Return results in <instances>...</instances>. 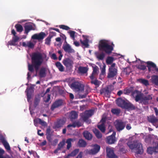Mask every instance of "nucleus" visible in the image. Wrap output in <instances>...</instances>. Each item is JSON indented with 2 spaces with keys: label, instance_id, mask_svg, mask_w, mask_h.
<instances>
[{
  "label": "nucleus",
  "instance_id": "obj_22",
  "mask_svg": "<svg viewBox=\"0 0 158 158\" xmlns=\"http://www.w3.org/2000/svg\"><path fill=\"white\" fill-rule=\"evenodd\" d=\"M19 37L17 36H14L12 37V40L8 42V43L10 45H16V43L19 40Z\"/></svg>",
  "mask_w": 158,
  "mask_h": 158
},
{
  "label": "nucleus",
  "instance_id": "obj_60",
  "mask_svg": "<svg viewBox=\"0 0 158 158\" xmlns=\"http://www.w3.org/2000/svg\"><path fill=\"white\" fill-rule=\"evenodd\" d=\"M34 124L35 126H37L38 123H39V120H38V118L34 119Z\"/></svg>",
  "mask_w": 158,
  "mask_h": 158
},
{
  "label": "nucleus",
  "instance_id": "obj_62",
  "mask_svg": "<svg viewBox=\"0 0 158 158\" xmlns=\"http://www.w3.org/2000/svg\"><path fill=\"white\" fill-rule=\"evenodd\" d=\"M41 130H38L37 131V134L38 135H39L40 136H43L44 135V134L43 132H42L41 133L40 132H41Z\"/></svg>",
  "mask_w": 158,
  "mask_h": 158
},
{
  "label": "nucleus",
  "instance_id": "obj_6",
  "mask_svg": "<svg viewBox=\"0 0 158 158\" xmlns=\"http://www.w3.org/2000/svg\"><path fill=\"white\" fill-rule=\"evenodd\" d=\"M93 148L90 149H87L85 150V153L87 154L90 155H95L98 153L100 149V146L99 145L95 144L92 145Z\"/></svg>",
  "mask_w": 158,
  "mask_h": 158
},
{
  "label": "nucleus",
  "instance_id": "obj_8",
  "mask_svg": "<svg viewBox=\"0 0 158 158\" xmlns=\"http://www.w3.org/2000/svg\"><path fill=\"white\" fill-rule=\"evenodd\" d=\"M106 118L103 117L97 125L98 128L102 133L105 132L106 131L105 124L106 123Z\"/></svg>",
  "mask_w": 158,
  "mask_h": 158
},
{
  "label": "nucleus",
  "instance_id": "obj_46",
  "mask_svg": "<svg viewBox=\"0 0 158 158\" xmlns=\"http://www.w3.org/2000/svg\"><path fill=\"white\" fill-rule=\"evenodd\" d=\"M70 36L73 40H75V32L73 31H70L69 32Z\"/></svg>",
  "mask_w": 158,
  "mask_h": 158
},
{
  "label": "nucleus",
  "instance_id": "obj_56",
  "mask_svg": "<svg viewBox=\"0 0 158 158\" xmlns=\"http://www.w3.org/2000/svg\"><path fill=\"white\" fill-rule=\"evenodd\" d=\"M46 139L49 142L51 143L52 142V138L51 135H46Z\"/></svg>",
  "mask_w": 158,
  "mask_h": 158
},
{
  "label": "nucleus",
  "instance_id": "obj_39",
  "mask_svg": "<svg viewBox=\"0 0 158 158\" xmlns=\"http://www.w3.org/2000/svg\"><path fill=\"white\" fill-rule=\"evenodd\" d=\"M138 81L140 83L146 86H147L149 85V83L148 81L143 79H139L138 80Z\"/></svg>",
  "mask_w": 158,
  "mask_h": 158
},
{
  "label": "nucleus",
  "instance_id": "obj_29",
  "mask_svg": "<svg viewBox=\"0 0 158 158\" xmlns=\"http://www.w3.org/2000/svg\"><path fill=\"white\" fill-rule=\"evenodd\" d=\"M88 70V69L86 67L80 66L78 68V73L84 74L86 73Z\"/></svg>",
  "mask_w": 158,
  "mask_h": 158
},
{
  "label": "nucleus",
  "instance_id": "obj_35",
  "mask_svg": "<svg viewBox=\"0 0 158 158\" xmlns=\"http://www.w3.org/2000/svg\"><path fill=\"white\" fill-rule=\"evenodd\" d=\"M15 27L16 29V31L19 32L20 33L23 30V27L21 24H17L15 25Z\"/></svg>",
  "mask_w": 158,
  "mask_h": 158
},
{
  "label": "nucleus",
  "instance_id": "obj_30",
  "mask_svg": "<svg viewBox=\"0 0 158 158\" xmlns=\"http://www.w3.org/2000/svg\"><path fill=\"white\" fill-rule=\"evenodd\" d=\"M46 68L42 67L41 68L39 72V75L40 77L42 78L45 77L46 76Z\"/></svg>",
  "mask_w": 158,
  "mask_h": 158
},
{
  "label": "nucleus",
  "instance_id": "obj_49",
  "mask_svg": "<svg viewBox=\"0 0 158 158\" xmlns=\"http://www.w3.org/2000/svg\"><path fill=\"white\" fill-rule=\"evenodd\" d=\"M59 27L60 28L66 30H68L70 29V28L69 27L64 25H59Z\"/></svg>",
  "mask_w": 158,
  "mask_h": 158
},
{
  "label": "nucleus",
  "instance_id": "obj_7",
  "mask_svg": "<svg viewBox=\"0 0 158 158\" xmlns=\"http://www.w3.org/2000/svg\"><path fill=\"white\" fill-rule=\"evenodd\" d=\"M114 124L117 130L120 131L123 130L125 126V124L121 120H117L114 122Z\"/></svg>",
  "mask_w": 158,
  "mask_h": 158
},
{
  "label": "nucleus",
  "instance_id": "obj_16",
  "mask_svg": "<svg viewBox=\"0 0 158 158\" xmlns=\"http://www.w3.org/2000/svg\"><path fill=\"white\" fill-rule=\"evenodd\" d=\"M46 34L44 32H41L39 34H35L31 37V38L33 39H37L38 40H43L46 36Z\"/></svg>",
  "mask_w": 158,
  "mask_h": 158
},
{
  "label": "nucleus",
  "instance_id": "obj_18",
  "mask_svg": "<svg viewBox=\"0 0 158 158\" xmlns=\"http://www.w3.org/2000/svg\"><path fill=\"white\" fill-rule=\"evenodd\" d=\"M78 116V114L75 111H71L69 114V118L70 120L73 121L74 120L77 119Z\"/></svg>",
  "mask_w": 158,
  "mask_h": 158
},
{
  "label": "nucleus",
  "instance_id": "obj_12",
  "mask_svg": "<svg viewBox=\"0 0 158 158\" xmlns=\"http://www.w3.org/2000/svg\"><path fill=\"white\" fill-rule=\"evenodd\" d=\"M0 139L1 142L4 146L5 148L7 151L10 150V147L9 143L7 142L4 136L2 135H0Z\"/></svg>",
  "mask_w": 158,
  "mask_h": 158
},
{
  "label": "nucleus",
  "instance_id": "obj_3",
  "mask_svg": "<svg viewBox=\"0 0 158 158\" xmlns=\"http://www.w3.org/2000/svg\"><path fill=\"white\" fill-rule=\"evenodd\" d=\"M127 144L132 152L139 154H141L143 152L142 145L139 141H135L132 143L128 142Z\"/></svg>",
  "mask_w": 158,
  "mask_h": 158
},
{
  "label": "nucleus",
  "instance_id": "obj_59",
  "mask_svg": "<svg viewBox=\"0 0 158 158\" xmlns=\"http://www.w3.org/2000/svg\"><path fill=\"white\" fill-rule=\"evenodd\" d=\"M56 33L54 31H50V32L49 36L52 38L53 36H56Z\"/></svg>",
  "mask_w": 158,
  "mask_h": 158
},
{
  "label": "nucleus",
  "instance_id": "obj_42",
  "mask_svg": "<svg viewBox=\"0 0 158 158\" xmlns=\"http://www.w3.org/2000/svg\"><path fill=\"white\" fill-rule=\"evenodd\" d=\"M117 156L114 153L112 149L109 148V158H116Z\"/></svg>",
  "mask_w": 158,
  "mask_h": 158
},
{
  "label": "nucleus",
  "instance_id": "obj_10",
  "mask_svg": "<svg viewBox=\"0 0 158 158\" xmlns=\"http://www.w3.org/2000/svg\"><path fill=\"white\" fill-rule=\"evenodd\" d=\"M132 95L135 98L136 102H138L141 100L142 98V94L141 92L137 90H135L132 92Z\"/></svg>",
  "mask_w": 158,
  "mask_h": 158
},
{
  "label": "nucleus",
  "instance_id": "obj_51",
  "mask_svg": "<svg viewBox=\"0 0 158 158\" xmlns=\"http://www.w3.org/2000/svg\"><path fill=\"white\" fill-rule=\"evenodd\" d=\"M136 67L138 69L143 70H144L146 69V66L142 64L136 65Z\"/></svg>",
  "mask_w": 158,
  "mask_h": 158
},
{
  "label": "nucleus",
  "instance_id": "obj_26",
  "mask_svg": "<svg viewBox=\"0 0 158 158\" xmlns=\"http://www.w3.org/2000/svg\"><path fill=\"white\" fill-rule=\"evenodd\" d=\"M93 71L91 75L90 76V78L91 80H93L94 78V76L97 74V71H98V67L95 65L94 67H93Z\"/></svg>",
  "mask_w": 158,
  "mask_h": 158
},
{
  "label": "nucleus",
  "instance_id": "obj_57",
  "mask_svg": "<svg viewBox=\"0 0 158 158\" xmlns=\"http://www.w3.org/2000/svg\"><path fill=\"white\" fill-rule=\"evenodd\" d=\"M131 92V90L130 89H125L124 90L123 93L125 94H128L130 93Z\"/></svg>",
  "mask_w": 158,
  "mask_h": 158
},
{
  "label": "nucleus",
  "instance_id": "obj_54",
  "mask_svg": "<svg viewBox=\"0 0 158 158\" xmlns=\"http://www.w3.org/2000/svg\"><path fill=\"white\" fill-rule=\"evenodd\" d=\"M34 44L31 42H27V47L30 48H32L34 47Z\"/></svg>",
  "mask_w": 158,
  "mask_h": 158
},
{
  "label": "nucleus",
  "instance_id": "obj_47",
  "mask_svg": "<svg viewBox=\"0 0 158 158\" xmlns=\"http://www.w3.org/2000/svg\"><path fill=\"white\" fill-rule=\"evenodd\" d=\"M147 152L148 154H152L153 152H154V148L152 147H150L148 148Z\"/></svg>",
  "mask_w": 158,
  "mask_h": 158
},
{
  "label": "nucleus",
  "instance_id": "obj_63",
  "mask_svg": "<svg viewBox=\"0 0 158 158\" xmlns=\"http://www.w3.org/2000/svg\"><path fill=\"white\" fill-rule=\"evenodd\" d=\"M154 151V152H158V143L156 145L155 147H153Z\"/></svg>",
  "mask_w": 158,
  "mask_h": 158
},
{
  "label": "nucleus",
  "instance_id": "obj_37",
  "mask_svg": "<svg viewBox=\"0 0 158 158\" xmlns=\"http://www.w3.org/2000/svg\"><path fill=\"white\" fill-rule=\"evenodd\" d=\"M80 41L81 43L83 45L85 46L86 48H88L89 46V44H88L89 40L87 38H86L83 41H82V40H80Z\"/></svg>",
  "mask_w": 158,
  "mask_h": 158
},
{
  "label": "nucleus",
  "instance_id": "obj_40",
  "mask_svg": "<svg viewBox=\"0 0 158 158\" xmlns=\"http://www.w3.org/2000/svg\"><path fill=\"white\" fill-rule=\"evenodd\" d=\"M152 81L156 85H158V76H154L151 78Z\"/></svg>",
  "mask_w": 158,
  "mask_h": 158
},
{
  "label": "nucleus",
  "instance_id": "obj_13",
  "mask_svg": "<svg viewBox=\"0 0 158 158\" xmlns=\"http://www.w3.org/2000/svg\"><path fill=\"white\" fill-rule=\"evenodd\" d=\"M147 64L148 65L147 67L148 68L149 71L152 72L154 70L157 71L158 70V68H157L156 65L152 62L148 61Z\"/></svg>",
  "mask_w": 158,
  "mask_h": 158
},
{
  "label": "nucleus",
  "instance_id": "obj_52",
  "mask_svg": "<svg viewBox=\"0 0 158 158\" xmlns=\"http://www.w3.org/2000/svg\"><path fill=\"white\" fill-rule=\"evenodd\" d=\"M89 118L93 114V111L92 110H89L87 111L85 113Z\"/></svg>",
  "mask_w": 158,
  "mask_h": 158
},
{
  "label": "nucleus",
  "instance_id": "obj_32",
  "mask_svg": "<svg viewBox=\"0 0 158 158\" xmlns=\"http://www.w3.org/2000/svg\"><path fill=\"white\" fill-rule=\"evenodd\" d=\"M79 149H76L72 152L68 154L67 157H74L76 156L79 152Z\"/></svg>",
  "mask_w": 158,
  "mask_h": 158
},
{
  "label": "nucleus",
  "instance_id": "obj_50",
  "mask_svg": "<svg viewBox=\"0 0 158 158\" xmlns=\"http://www.w3.org/2000/svg\"><path fill=\"white\" fill-rule=\"evenodd\" d=\"M51 38V37H50V36H48L46 38L45 40V44L47 45L50 44Z\"/></svg>",
  "mask_w": 158,
  "mask_h": 158
},
{
  "label": "nucleus",
  "instance_id": "obj_55",
  "mask_svg": "<svg viewBox=\"0 0 158 158\" xmlns=\"http://www.w3.org/2000/svg\"><path fill=\"white\" fill-rule=\"evenodd\" d=\"M40 99L37 98H35L34 101V104L35 107H36L39 104Z\"/></svg>",
  "mask_w": 158,
  "mask_h": 158
},
{
  "label": "nucleus",
  "instance_id": "obj_28",
  "mask_svg": "<svg viewBox=\"0 0 158 158\" xmlns=\"http://www.w3.org/2000/svg\"><path fill=\"white\" fill-rule=\"evenodd\" d=\"M83 134L84 137L88 140H90L92 138V135L87 131H84Z\"/></svg>",
  "mask_w": 158,
  "mask_h": 158
},
{
  "label": "nucleus",
  "instance_id": "obj_61",
  "mask_svg": "<svg viewBox=\"0 0 158 158\" xmlns=\"http://www.w3.org/2000/svg\"><path fill=\"white\" fill-rule=\"evenodd\" d=\"M5 153L4 150L2 148H0V156H2Z\"/></svg>",
  "mask_w": 158,
  "mask_h": 158
},
{
  "label": "nucleus",
  "instance_id": "obj_15",
  "mask_svg": "<svg viewBox=\"0 0 158 158\" xmlns=\"http://www.w3.org/2000/svg\"><path fill=\"white\" fill-rule=\"evenodd\" d=\"M65 43L66 44H64L62 46V48L64 51L69 53L74 52H75L74 50L71 48L69 44L67 43Z\"/></svg>",
  "mask_w": 158,
  "mask_h": 158
},
{
  "label": "nucleus",
  "instance_id": "obj_33",
  "mask_svg": "<svg viewBox=\"0 0 158 158\" xmlns=\"http://www.w3.org/2000/svg\"><path fill=\"white\" fill-rule=\"evenodd\" d=\"M124 108L128 109L129 110H133L135 108V107L133 104L131 103L130 102H126Z\"/></svg>",
  "mask_w": 158,
  "mask_h": 158
},
{
  "label": "nucleus",
  "instance_id": "obj_11",
  "mask_svg": "<svg viewBox=\"0 0 158 158\" xmlns=\"http://www.w3.org/2000/svg\"><path fill=\"white\" fill-rule=\"evenodd\" d=\"M111 132H112V134L109 136V144L114 143L116 141L115 137L116 132L111 129L109 130V134Z\"/></svg>",
  "mask_w": 158,
  "mask_h": 158
},
{
  "label": "nucleus",
  "instance_id": "obj_1",
  "mask_svg": "<svg viewBox=\"0 0 158 158\" xmlns=\"http://www.w3.org/2000/svg\"><path fill=\"white\" fill-rule=\"evenodd\" d=\"M31 64H28V70L31 73L34 71L37 72L40 67L43 63V58L42 54L39 52H34L31 56Z\"/></svg>",
  "mask_w": 158,
  "mask_h": 158
},
{
  "label": "nucleus",
  "instance_id": "obj_45",
  "mask_svg": "<svg viewBox=\"0 0 158 158\" xmlns=\"http://www.w3.org/2000/svg\"><path fill=\"white\" fill-rule=\"evenodd\" d=\"M83 120L86 123H88V121L89 117L85 114L84 113L81 116Z\"/></svg>",
  "mask_w": 158,
  "mask_h": 158
},
{
  "label": "nucleus",
  "instance_id": "obj_25",
  "mask_svg": "<svg viewBox=\"0 0 158 158\" xmlns=\"http://www.w3.org/2000/svg\"><path fill=\"white\" fill-rule=\"evenodd\" d=\"M126 102L122 99H118L117 100L116 103L118 105L123 108H124Z\"/></svg>",
  "mask_w": 158,
  "mask_h": 158
},
{
  "label": "nucleus",
  "instance_id": "obj_20",
  "mask_svg": "<svg viewBox=\"0 0 158 158\" xmlns=\"http://www.w3.org/2000/svg\"><path fill=\"white\" fill-rule=\"evenodd\" d=\"M65 121L63 119H60L57 120L55 124L56 128H59L62 127L64 124Z\"/></svg>",
  "mask_w": 158,
  "mask_h": 158
},
{
  "label": "nucleus",
  "instance_id": "obj_58",
  "mask_svg": "<svg viewBox=\"0 0 158 158\" xmlns=\"http://www.w3.org/2000/svg\"><path fill=\"white\" fill-rule=\"evenodd\" d=\"M91 83L92 84H94L96 85H99L98 81L97 80H95L94 81H91Z\"/></svg>",
  "mask_w": 158,
  "mask_h": 158
},
{
  "label": "nucleus",
  "instance_id": "obj_17",
  "mask_svg": "<svg viewBox=\"0 0 158 158\" xmlns=\"http://www.w3.org/2000/svg\"><path fill=\"white\" fill-rule=\"evenodd\" d=\"M83 124L80 120H78L73 122L72 124H69L67 126L68 128L73 127L74 128L77 127L78 128L82 126Z\"/></svg>",
  "mask_w": 158,
  "mask_h": 158
},
{
  "label": "nucleus",
  "instance_id": "obj_43",
  "mask_svg": "<svg viewBox=\"0 0 158 158\" xmlns=\"http://www.w3.org/2000/svg\"><path fill=\"white\" fill-rule=\"evenodd\" d=\"M148 120L149 122L152 123L156 122L157 121V119L154 116H150L148 118Z\"/></svg>",
  "mask_w": 158,
  "mask_h": 158
},
{
  "label": "nucleus",
  "instance_id": "obj_36",
  "mask_svg": "<svg viewBox=\"0 0 158 158\" xmlns=\"http://www.w3.org/2000/svg\"><path fill=\"white\" fill-rule=\"evenodd\" d=\"M73 139L71 138H69L67 139L66 143L67 144V149L69 150L72 147V142Z\"/></svg>",
  "mask_w": 158,
  "mask_h": 158
},
{
  "label": "nucleus",
  "instance_id": "obj_21",
  "mask_svg": "<svg viewBox=\"0 0 158 158\" xmlns=\"http://www.w3.org/2000/svg\"><path fill=\"white\" fill-rule=\"evenodd\" d=\"M100 92L101 94L104 95L106 97H108L109 85H107L106 87L101 89Z\"/></svg>",
  "mask_w": 158,
  "mask_h": 158
},
{
  "label": "nucleus",
  "instance_id": "obj_34",
  "mask_svg": "<svg viewBox=\"0 0 158 158\" xmlns=\"http://www.w3.org/2000/svg\"><path fill=\"white\" fill-rule=\"evenodd\" d=\"M93 131L95 134L96 137L98 139L101 138L102 137V135L100 131L97 129L95 128L93 129Z\"/></svg>",
  "mask_w": 158,
  "mask_h": 158
},
{
  "label": "nucleus",
  "instance_id": "obj_14",
  "mask_svg": "<svg viewBox=\"0 0 158 158\" xmlns=\"http://www.w3.org/2000/svg\"><path fill=\"white\" fill-rule=\"evenodd\" d=\"M63 104V101L62 100L59 99L56 101L52 104L51 107V110L52 111H53L55 108L61 106Z\"/></svg>",
  "mask_w": 158,
  "mask_h": 158
},
{
  "label": "nucleus",
  "instance_id": "obj_19",
  "mask_svg": "<svg viewBox=\"0 0 158 158\" xmlns=\"http://www.w3.org/2000/svg\"><path fill=\"white\" fill-rule=\"evenodd\" d=\"M25 34H27L29 31L31 30H34L32 25L29 23H26L24 26Z\"/></svg>",
  "mask_w": 158,
  "mask_h": 158
},
{
  "label": "nucleus",
  "instance_id": "obj_41",
  "mask_svg": "<svg viewBox=\"0 0 158 158\" xmlns=\"http://www.w3.org/2000/svg\"><path fill=\"white\" fill-rule=\"evenodd\" d=\"M106 65L105 64H103L102 67L100 66V69H101L100 76H104L106 74Z\"/></svg>",
  "mask_w": 158,
  "mask_h": 158
},
{
  "label": "nucleus",
  "instance_id": "obj_2",
  "mask_svg": "<svg viewBox=\"0 0 158 158\" xmlns=\"http://www.w3.org/2000/svg\"><path fill=\"white\" fill-rule=\"evenodd\" d=\"M114 44L112 43H109V65L110 67L109 68V78L114 77L117 73V67L115 63H112L113 62L117 59V57L119 54L116 53H112L111 51L113 50Z\"/></svg>",
  "mask_w": 158,
  "mask_h": 158
},
{
  "label": "nucleus",
  "instance_id": "obj_4",
  "mask_svg": "<svg viewBox=\"0 0 158 158\" xmlns=\"http://www.w3.org/2000/svg\"><path fill=\"white\" fill-rule=\"evenodd\" d=\"M98 48L100 51L109 54V44L105 40L100 41L98 45Z\"/></svg>",
  "mask_w": 158,
  "mask_h": 158
},
{
  "label": "nucleus",
  "instance_id": "obj_44",
  "mask_svg": "<svg viewBox=\"0 0 158 158\" xmlns=\"http://www.w3.org/2000/svg\"><path fill=\"white\" fill-rule=\"evenodd\" d=\"M65 145V141L64 140H63L61 142H60L58 145L57 148L58 149L60 150L62 148H63Z\"/></svg>",
  "mask_w": 158,
  "mask_h": 158
},
{
  "label": "nucleus",
  "instance_id": "obj_23",
  "mask_svg": "<svg viewBox=\"0 0 158 158\" xmlns=\"http://www.w3.org/2000/svg\"><path fill=\"white\" fill-rule=\"evenodd\" d=\"M152 99V97L150 95L144 96L143 97L141 100V103L144 105L147 104L148 103V100Z\"/></svg>",
  "mask_w": 158,
  "mask_h": 158
},
{
  "label": "nucleus",
  "instance_id": "obj_53",
  "mask_svg": "<svg viewBox=\"0 0 158 158\" xmlns=\"http://www.w3.org/2000/svg\"><path fill=\"white\" fill-rule=\"evenodd\" d=\"M112 112L114 114H118L120 112V110L118 109H113L111 110Z\"/></svg>",
  "mask_w": 158,
  "mask_h": 158
},
{
  "label": "nucleus",
  "instance_id": "obj_5",
  "mask_svg": "<svg viewBox=\"0 0 158 158\" xmlns=\"http://www.w3.org/2000/svg\"><path fill=\"white\" fill-rule=\"evenodd\" d=\"M70 87L73 90L76 91H82L84 90L83 85L78 81H74L70 85Z\"/></svg>",
  "mask_w": 158,
  "mask_h": 158
},
{
  "label": "nucleus",
  "instance_id": "obj_48",
  "mask_svg": "<svg viewBox=\"0 0 158 158\" xmlns=\"http://www.w3.org/2000/svg\"><path fill=\"white\" fill-rule=\"evenodd\" d=\"M38 120H39V124L41 125L42 126H45L47 125V123L44 121L41 120L40 118H38Z\"/></svg>",
  "mask_w": 158,
  "mask_h": 158
},
{
  "label": "nucleus",
  "instance_id": "obj_31",
  "mask_svg": "<svg viewBox=\"0 0 158 158\" xmlns=\"http://www.w3.org/2000/svg\"><path fill=\"white\" fill-rule=\"evenodd\" d=\"M55 65L60 71L61 72L64 71V67L60 62H56L55 63Z\"/></svg>",
  "mask_w": 158,
  "mask_h": 158
},
{
  "label": "nucleus",
  "instance_id": "obj_9",
  "mask_svg": "<svg viewBox=\"0 0 158 158\" xmlns=\"http://www.w3.org/2000/svg\"><path fill=\"white\" fill-rule=\"evenodd\" d=\"M63 63L66 67L67 69L70 70L73 67V61L69 58H67L63 60Z\"/></svg>",
  "mask_w": 158,
  "mask_h": 158
},
{
  "label": "nucleus",
  "instance_id": "obj_27",
  "mask_svg": "<svg viewBox=\"0 0 158 158\" xmlns=\"http://www.w3.org/2000/svg\"><path fill=\"white\" fill-rule=\"evenodd\" d=\"M27 91V100L28 102H29L31 98L32 94V89L31 88H27L26 89Z\"/></svg>",
  "mask_w": 158,
  "mask_h": 158
},
{
  "label": "nucleus",
  "instance_id": "obj_38",
  "mask_svg": "<svg viewBox=\"0 0 158 158\" xmlns=\"http://www.w3.org/2000/svg\"><path fill=\"white\" fill-rule=\"evenodd\" d=\"M97 58L99 60H102L105 57V54L103 53L99 54L98 52L95 53Z\"/></svg>",
  "mask_w": 158,
  "mask_h": 158
},
{
  "label": "nucleus",
  "instance_id": "obj_24",
  "mask_svg": "<svg viewBox=\"0 0 158 158\" xmlns=\"http://www.w3.org/2000/svg\"><path fill=\"white\" fill-rule=\"evenodd\" d=\"M87 145L86 142L82 139L79 140L77 143V145L80 148H85Z\"/></svg>",
  "mask_w": 158,
  "mask_h": 158
},
{
  "label": "nucleus",
  "instance_id": "obj_64",
  "mask_svg": "<svg viewBox=\"0 0 158 158\" xmlns=\"http://www.w3.org/2000/svg\"><path fill=\"white\" fill-rule=\"evenodd\" d=\"M82 153L81 152H80L77 156L76 157V158H82Z\"/></svg>",
  "mask_w": 158,
  "mask_h": 158
}]
</instances>
